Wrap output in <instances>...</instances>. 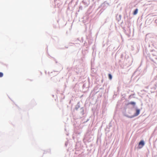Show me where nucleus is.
<instances>
[{
    "label": "nucleus",
    "instance_id": "f257e3e1",
    "mask_svg": "<svg viewBox=\"0 0 157 157\" xmlns=\"http://www.w3.org/2000/svg\"><path fill=\"white\" fill-rule=\"evenodd\" d=\"M109 4L106 2L105 1L102 3L101 5L99 8H101V9L99 11V12L101 13L103 11L105 10L106 8L109 6Z\"/></svg>",
    "mask_w": 157,
    "mask_h": 157
},
{
    "label": "nucleus",
    "instance_id": "f03ea898",
    "mask_svg": "<svg viewBox=\"0 0 157 157\" xmlns=\"http://www.w3.org/2000/svg\"><path fill=\"white\" fill-rule=\"evenodd\" d=\"M151 91L154 92L155 90H157V82H155L153 86H151L150 87Z\"/></svg>",
    "mask_w": 157,
    "mask_h": 157
},
{
    "label": "nucleus",
    "instance_id": "7ed1b4c3",
    "mask_svg": "<svg viewBox=\"0 0 157 157\" xmlns=\"http://www.w3.org/2000/svg\"><path fill=\"white\" fill-rule=\"evenodd\" d=\"M96 70L94 68H91V75L92 76H94L96 72Z\"/></svg>",
    "mask_w": 157,
    "mask_h": 157
},
{
    "label": "nucleus",
    "instance_id": "20e7f679",
    "mask_svg": "<svg viewBox=\"0 0 157 157\" xmlns=\"http://www.w3.org/2000/svg\"><path fill=\"white\" fill-rule=\"evenodd\" d=\"M86 41L88 42L89 45L90 46L92 43L93 40L90 38H89L87 36L86 37Z\"/></svg>",
    "mask_w": 157,
    "mask_h": 157
},
{
    "label": "nucleus",
    "instance_id": "39448f33",
    "mask_svg": "<svg viewBox=\"0 0 157 157\" xmlns=\"http://www.w3.org/2000/svg\"><path fill=\"white\" fill-rule=\"evenodd\" d=\"M121 14H117L116 16V19L118 22H119L121 20Z\"/></svg>",
    "mask_w": 157,
    "mask_h": 157
},
{
    "label": "nucleus",
    "instance_id": "423d86ee",
    "mask_svg": "<svg viewBox=\"0 0 157 157\" xmlns=\"http://www.w3.org/2000/svg\"><path fill=\"white\" fill-rule=\"evenodd\" d=\"M130 59L132 60V59L130 58L128 55H125V61H126L127 62L129 63Z\"/></svg>",
    "mask_w": 157,
    "mask_h": 157
},
{
    "label": "nucleus",
    "instance_id": "0eeeda50",
    "mask_svg": "<svg viewBox=\"0 0 157 157\" xmlns=\"http://www.w3.org/2000/svg\"><path fill=\"white\" fill-rule=\"evenodd\" d=\"M144 145V142L143 140H141L139 142V147L140 148H141L143 147Z\"/></svg>",
    "mask_w": 157,
    "mask_h": 157
},
{
    "label": "nucleus",
    "instance_id": "6e6552de",
    "mask_svg": "<svg viewBox=\"0 0 157 157\" xmlns=\"http://www.w3.org/2000/svg\"><path fill=\"white\" fill-rule=\"evenodd\" d=\"M140 110L138 109H136V112L134 114V116H136L138 115L140 113Z\"/></svg>",
    "mask_w": 157,
    "mask_h": 157
},
{
    "label": "nucleus",
    "instance_id": "1a4fd4ad",
    "mask_svg": "<svg viewBox=\"0 0 157 157\" xmlns=\"http://www.w3.org/2000/svg\"><path fill=\"white\" fill-rule=\"evenodd\" d=\"M86 40L85 41L84 43V46L86 47V49H88L89 48V46L88 45V44L87 43Z\"/></svg>",
    "mask_w": 157,
    "mask_h": 157
},
{
    "label": "nucleus",
    "instance_id": "9d476101",
    "mask_svg": "<svg viewBox=\"0 0 157 157\" xmlns=\"http://www.w3.org/2000/svg\"><path fill=\"white\" fill-rule=\"evenodd\" d=\"M138 10L137 8L133 12V15H136L138 13Z\"/></svg>",
    "mask_w": 157,
    "mask_h": 157
},
{
    "label": "nucleus",
    "instance_id": "9b49d317",
    "mask_svg": "<svg viewBox=\"0 0 157 157\" xmlns=\"http://www.w3.org/2000/svg\"><path fill=\"white\" fill-rule=\"evenodd\" d=\"M87 49H86L82 51V53L83 55H85L88 52Z\"/></svg>",
    "mask_w": 157,
    "mask_h": 157
},
{
    "label": "nucleus",
    "instance_id": "f8f14e48",
    "mask_svg": "<svg viewBox=\"0 0 157 157\" xmlns=\"http://www.w3.org/2000/svg\"><path fill=\"white\" fill-rule=\"evenodd\" d=\"M108 77L109 79V80H111L112 79L113 76L111 74H110V73L109 74H108Z\"/></svg>",
    "mask_w": 157,
    "mask_h": 157
},
{
    "label": "nucleus",
    "instance_id": "ddd939ff",
    "mask_svg": "<svg viewBox=\"0 0 157 157\" xmlns=\"http://www.w3.org/2000/svg\"><path fill=\"white\" fill-rule=\"evenodd\" d=\"M88 86H87V84L85 83L83 84L82 87L83 88H87Z\"/></svg>",
    "mask_w": 157,
    "mask_h": 157
},
{
    "label": "nucleus",
    "instance_id": "4468645a",
    "mask_svg": "<svg viewBox=\"0 0 157 157\" xmlns=\"http://www.w3.org/2000/svg\"><path fill=\"white\" fill-rule=\"evenodd\" d=\"M129 104H131L133 106H135V103L134 102H131L128 103Z\"/></svg>",
    "mask_w": 157,
    "mask_h": 157
},
{
    "label": "nucleus",
    "instance_id": "2eb2a0df",
    "mask_svg": "<svg viewBox=\"0 0 157 157\" xmlns=\"http://www.w3.org/2000/svg\"><path fill=\"white\" fill-rule=\"evenodd\" d=\"M82 2V3L84 4V5H85L86 6H87V3L85 1H83Z\"/></svg>",
    "mask_w": 157,
    "mask_h": 157
},
{
    "label": "nucleus",
    "instance_id": "dca6fc26",
    "mask_svg": "<svg viewBox=\"0 0 157 157\" xmlns=\"http://www.w3.org/2000/svg\"><path fill=\"white\" fill-rule=\"evenodd\" d=\"M128 16L127 15V13L126 14H124V19H125L126 18V17L128 18Z\"/></svg>",
    "mask_w": 157,
    "mask_h": 157
},
{
    "label": "nucleus",
    "instance_id": "f3484780",
    "mask_svg": "<svg viewBox=\"0 0 157 157\" xmlns=\"http://www.w3.org/2000/svg\"><path fill=\"white\" fill-rule=\"evenodd\" d=\"M3 76V74L2 72H0V77H2Z\"/></svg>",
    "mask_w": 157,
    "mask_h": 157
},
{
    "label": "nucleus",
    "instance_id": "a211bd4d",
    "mask_svg": "<svg viewBox=\"0 0 157 157\" xmlns=\"http://www.w3.org/2000/svg\"><path fill=\"white\" fill-rule=\"evenodd\" d=\"M134 95V94H133L132 95H129V96L128 98H134V97H133Z\"/></svg>",
    "mask_w": 157,
    "mask_h": 157
},
{
    "label": "nucleus",
    "instance_id": "6ab92c4d",
    "mask_svg": "<svg viewBox=\"0 0 157 157\" xmlns=\"http://www.w3.org/2000/svg\"><path fill=\"white\" fill-rule=\"evenodd\" d=\"M132 18V17L131 16H130V15H129L128 19L129 20H131Z\"/></svg>",
    "mask_w": 157,
    "mask_h": 157
},
{
    "label": "nucleus",
    "instance_id": "aec40b11",
    "mask_svg": "<svg viewBox=\"0 0 157 157\" xmlns=\"http://www.w3.org/2000/svg\"><path fill=\"white\" fill-rule=\"evenodd\" d=\"M122 28L123 29V31L125 32L126 30H125V27H122Z\"/></svg>",
    "mask_w": 157,
    "mask_h": 157
},
{
    "label": "nucleus",
    "instance_id": "412c9836",
    "mask_svg": "<svg viewBox=\"0 0 157 157\" xmlns=\"http://www.w3.org/2000/svg\"><path fill=\"white\" fill-rule=\"evenodd\" d=\"M82 6H80L79 7V9H81V10H82Z\"/></svg>",
    "mask_w": 157,
    "mask_h": 157
},
{
    "label": "nucleus",
    "instance_id": "4be33fe9",
    "mask_svg": "<svg viewBox=\"0 0 157 157\" xmlns=\"http://www.w3.org/2000/svg\"><path fill=\"white\" fill-rule=\"evenodd\" d=\"M134 48L133 47V46H132V49H131L132 50H134Z\"/></svg>",
    "mask_w": 157,
    "mask_h": 157
},
{
    "label": "nucleus",
    "instance_id": "5701e85b",
    "mask_svg": "<svg viewBox=\"0 0 157 157\" xmlns=\"http://www.w3.org/2000/svg\"><path fill=\"white\" fill-rule=\"evenodd\" d=\"M138 71L137 70H136V71L134 72V74H135Z\"/></svg>",
    "mask_w": 157,
    "mask_h": 157
},
{
    "label": "nucleus",
    "instance_id": "b1692460",
    "mask_svg": "<svg viewBox=\"0 0 157 157\" xmlns=\"http://www.w3.org/2000/svg\"><path fill=\"white\" fill-rule=\"evenodd\" d=\"M84 97V96H83V95H82L81 96V97H81V98H82V97Z\"/></svg>",
    "mask_w": 157,
    "mask_h": 157
},
{
    "label": "nucleus",
    "instance_id": "393cba45",
    "mask_svg": "<svg viewBox=\"0 0 157 157\" xmlns=\"http://www.w3.org/2000/svg\"><path fill=\"white\" fill-rule=\"evenodd\" d=\"M149 86L151 87V85H150L149 86H147V87H146V88H148Z\"/></svg>",
    "mask_w": 157,
    "mask_h": 157
},
{
    "label": "nucleus",
    "instance_id": "a878e982",
    "mask_svg": "<svg viewBox=\"0 0 157 157\" xmlns=\"http://www.w3.org/2000/svg\"><path fill=\"white\" fill-rule=\"evenodd\" d=\"M55 61H56V63H57V61H56V60H55Z\"/></svg>",
    "mask_w": 157,
    "mask_h": 157
},
{
    "label": "nucleus",
    "instance_id": "bb28decb",
    "mask_svg": "<svg viewBox=\"0 0 157 157\" xmlns=\"http://www.w3.org/2000/svg\"><path fill=\"white\" fill-rule=\"evenodd\" d=\"M103 81V79L101 80V82H102Z\"/></svg>",
    "mask_w": 157,
    "mask_h": 157
},
{
    "label": "nucleus",
    "instance_id": "cd10ccee",
    "mask_svg": "<svg viewBox=\"0 0 157 157\" xmlns=\"http://www.w3.org/2000/svg\"><path fill=\"white\" fill-rule=\"evenodd\" d=\"M156 21H157V20L155 21V22H156Z\"/></svg>",
    "mask_w": 157,
    "mask_h": 157
},
{
    "label": "nucleus",
    "instance_id": "c85d7f7f",
    "mask_svg": "<svg viewBox=\"0 0 157 157\" xmlns=\"http://www.w3.org/2000/svg\"><path fill=\"white\" fill-rule=\"evenodd\" d=\"M82 40H83V38H82Z\"/></svg>",
    "mask_w": 157,
    "mask_h": 157
}]
</instances>
